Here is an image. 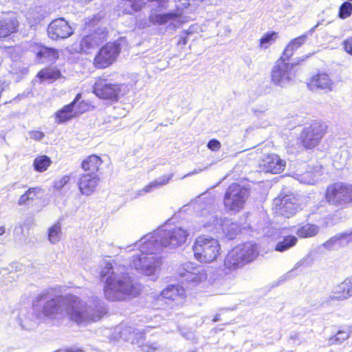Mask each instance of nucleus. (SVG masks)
Wrapping results in <instances>:
<instances>
[{
    "instance_id": "obj_41",
    "label": "nucleus",
    "mask_w": 352,
    "mask_h": 352,
    "mask_svg": "<svg viewBox=\"0 0 352 352\" xmlns=\"http://www.w3.org/2000/svg\"><path fill=\"white\" fill-rule=\"evenodd\" d=\"M346 234H340L336 236L331 237L329 240H327L324 243V246L326 248H330L332 245H335L339 241L344 239L346 236Z\"/></svg>"
},
{
    "instance_id": "obj_25",
    "label": "nucleus",
    "mask_w": 352,
    "mask_h": 352,
    "mask_svg": "<svg viewBox=\"0 0 352 352\" xmlns=\"http://www.w3.org/2000/svg\"><path fill=\"white\" fill-rule=\"evenodd\" d=\"M184 289L178 286L170 285L161 292V296L166 300L177 301L184 296Z\"/></svg>"
},
{
    "instance_id": "obj_38",
    "label": "nucleus",
    "mask_w": 352,
    "mask_h": 352,
    "mask_svg": "<svg viewBox=\"0 0 352 352\" xmlns=\"http://www.w3.org/2000/svg\"><path fill=\"white\" fill-rule=\"evenodd\" d=\"M71 178V175H64L56 179L53 182V188L57 190H61L65 185L70 182Z\"/></svg>"
},
{
    "instance_id": "obj_32",
    "label": "nucleus",
    "mask_w": 352,
    "mask_h": 352,
    "mask_svg": "<svg viewBox=\"0 0 352 352\" xmlns=\"http://www.w3.org/2000/svg\"><path fill=\"white\" fill-rule=\"evenodd\" d=\"M350 336V330L349 328L340 329L337 333L329 337V343L330 344H338L346 340Z\"/></svg>"
},
{
    "instance_id": "obj_17",
    "label": "nucleus",
    "mask_w": 352,
    "mask_h": 352,
    "mask_svg": "<svg viewBox=\"0 0 352 352\" xmlns=\"http://www.w3.org/2000/svg\"><path fill=\"white\" fill-rule=\"evenodd\" d=\"M99 182L98 175L82 173L78 177L77 186L82 195L89 196L96 191Z\"/></svg>"
},
{
    "instance_id": "obj_31",
    "label": "nucleus",
    "mask_w": 352,
    "mask_h": 352,
    "mask_svg": "<svg viewBox=\"0 0 352 352\" xmlns=\"http://www.w3.org/2000/svg\"><path fill=\"white\" fill-rule=\"evenodd\" d=\"M51 164V159L45 155H42L34 159L33 166L36 171L43 173L47 170Z\"/></svg>"
},
{
    "instance_id": "obj_51",
    "label": "nucleus",
    "mask_w": 352,
    "mask_h": 352,
    "mask_svg": "<svg viewBox=\"0 0 352 352\" xmlns=\"http://www.w3.org/2000/svg\"><path fill=\"white\" fill-rule=\"evenodd\" d=\"M218 320H219V318H217V316H215V317L213 318V320H213L214 322H216V321H217Z\"/></svg>"
},
{
    "instance_id": "obj_21",
    "label": "nucleus",
    "mask_w": 352,
    "mask_h": 352,
    "mask_svg": "<svg viewBox=\"0 0 352 352\" xmlns=\"http://www.w3.org/2000/svg\"><path fill=\"white\" fill-rule=\"evenodd\" d=\"M19 22L14 16L0 19V38H5L18 31Z\"/></svg>"
},
{
    "instance_id": "obj_6",
    "label": "nucleus",
    "mask_w": 352,
    "mask_h": 352,
    "mask_svg": "<svg viewBox=\"0 0 352 352\" xmlns=\"http://www.w3.org/2000/svg\"><path fill=\"white\" fill-rule=\"evenodd\" d=\"M249 190L238 183L231 184L223 197V206L227 212L236 214L244 209L249 197Z\"/></svg>"
},
{
    "instance_id": "obj_12",
    "label": "nucleus",
    "mask_w": 352,
    "mask_h": 352,
    "mask_svg": "<svg viewBox=\"0 0 352 352\" xmlns=\"http://www.w3.org/2000/svg\"><path fill=\"white\" fill-rule=\"evenodd\" d=\"M296 65V63H283L277 60L271 72L272 82L279 86H283L289 82L295 76L293 68Z\"/></svg>"
},
{
    "instance_id": "obj_28",
    "label": "nucleus",
    "mask_w": 352,
    "mask_h": 352,
    "mask_svg": "<svg viewBox=\"0 0 352 352\" xmlns=\"http://www.w3.org/2000/svg\"><path fill=\"white\" fill-rule=\"evenodd\" d=\"M297 242L298 239L296 236L287 235L276 244L274 250L277 252H283L295 246Z\"/></svg>"
},
{
    "instance_id": "obj_26",
    "label": "nucleus",
    "mask_w": 352,
    "mask_h": 352,
    "mask_svg": "<svg viewBox=\"0 0 352 352\" xmlns=\"http://www.w3.org/2000/svg\"><path fill=\"white\" fill-rule=\"evenodd\" d=\"M177 17V15L173 12L157 14L151 12L148 16V21L155 25H162Z\"/></svg>"
},
{
    "instance_id": "obj_27",
    "label": "nucleus",
    "mask_w": 352,
    "mask_h": 352,
    "mask_svg": "<svg viewBox=\"0 0 352 352\" xmlns=\"http://www.w3.org/2000/svg\"><path fill=\"white\" fill-rule=\"evenodd\" d=\"M43 192L41 187H30L23 195H21L18 201L20 206L27 204L30 201H34L38 199V196Z\"/></svg>"
},
{
    "instance_id": "obj_45",
    "label": "nucleus",
    "mask_w": 352,
    "mask_h": 352,
    "mask_svg": "<svg viewBox=\"0 0 352 352\" xmlns=\"http://www.w3.org/2000/svg\"><path fill=\"white\" fill-rule=\"evenodd\" d=\"M289 340L293 341L294 342H297L298 344L300 343V335L298 333H295L293 335H291L289 336Z\"/></svg>"
},
{
    "instance_id": "obj_50",
    "label": "nucleus",
    "mask_w": 352,
    "mask_h": 352,
    "mask_svg": "<svg viewBox=\"0 0 352 352\" xmlns=\"http://www.w3.org/2000/svg\"><path fill=\"white\" fill-rule=\"evenodd\" d=\"M38 133H39V138H41L43 137V134L42 133H40V132H37Z\"/></svg>"
},
{
    "instance_id": "obj_10",
    "label": "nucleus",
    "mask_w": 352,
    "mask_h": 352,
    "mask_svg": "<svg viewBox=\"0 0 352 352\" xmlns=\"http://www.w3.org/2000/svg\"><path fill=\"white\" fill-rule=\"evenodd\" d=\"M273 210L278 216L289 218L298 211L299 203L294 194L279 195L274 199Z\"/></svg>"
},
{
    "instance_id": "obj_13",
    "label": "nucleus",
    "mask_w": 352,
    "mask_h": 352,
    "mask_svg": "<svg viewBox=\"0 0 352 352\" xmlns=\"http://www.w3.org/2000/svg\"><path fill=\"white\" fill-rule=\"evenodd\" d=\"M161 264L160 258L153 253L142 252L138 256H135L132 259V265L137 270L141 271L146 275L154 274L157 267Z\"/></svg>"
},
{
    "instance_id": "obj_16",
    "label": "nucleus",
    "mask_w": 352,
    "mask_h": 352,
    "mask_svg": "<svg viewBox=\"0 0 352 352\" xmlns=\"http://www.w3.org/2000/svg\"><path fill=\"white\" fill-rule=\"evenodd\" d=\"M82 98V94L78 93L74 99L69 104L63 106L61 109L56 111L54 115L55 122L58 124H63L70 121L74 118L77 117L74 109L76 104Z\"/></svg>"
},
{
    "instance_id": "obj_7",
    "label": "nucleus",
    "mask_w": 352,
    "mask_h": 352,
    "mask_svg": "<svg viewBox=\"0 0 352 352\" xmlns=\"http://www.w3.org/2000/svg\"><path fill=\"white\" fill-rule=\"evenodd\" d=\"M327 130L328 126L324 122L314 120L302 130L298 138V144L306 150L313 149L319 145Z\"/></svg>"
},
{
    "instance_id": "obj_30",
    "label": "nucleus",
    "mask_w": 352,
    "mask_h": 352,
    "mask_svg": "<svg viewBox=\"0 0 352 352\" xmlns=\"http://www.w3.org/2000/svg\"><path fill=\"white\" fill-rule=\"evenodd\" d=\"M346 284V279L344 278L341 283L335 287L332 292L333 295L331 296V299L342 300L349 298Z\"/></svg>"
},
{
    "instance_id": "obj_8",
    "label": "nucleus",
    "mask_w": 352,
    "mask_h": 352,
    "mask_svg": "<svg viewBox=\"0 0 352 352\" xmlns=\"http://www.w3.org/2000/svg\"><path fill=\"white\" fill-rule=\"evenodd\" d=\"M122 50L120 43L109 41L96 52L92 65L96 69L102 70L112 66L118 60Z\"/></svg>"
},
{
    "instance_id": "obj_20",
    "label": "nucleus",
    "mask_w": 352,
    "mask_h": 352,
    "mask_svg": "<svg viewBox=\"0 0 352 352\" xmlns=\"http://www.w3.org/2000/svg\"><path fill=\"white\" fill-rule=\"evenodd\" d=\"M99 36V33L96 32L84 36L79 43V52L89 54L91 50L102 42Z\"/></svg>"
},
{
    "instance_id": "obj_42",
    "label": "nucleus",
    "mask_w": 352,
    "mask_h": 352,
    "mask_svg": "<svg viewBox=\"0 0 352 352\" xmlns=\"http://www.w3.org/2000/svg\"><path fill=\"white\" fill-rule=\"evenodd\" d=\"M207 146L212 151H217L221 148V144L219 140L212 139L208 142Z\"/></svg>"
},
{
    "instance_id": "obj_49",
    "label": "nucleus",
    "mask_w": 352,
    "mask_h": 352,
    "mask_svg": "<svg viewBox=\"0 0 352 352\" xmlns=\"http://www.w3.org/2000/svg\"><path fill=\"white\" fill-rule=\"evenodd\" d=\"M56 352H61L60 351H58ZM65 352H82V350H77L76 351L72 349H67Z\"/></svg>"
},
{
    "instance_id": "obj_9",
    "label": "nucleus",
    "mask_w": 352,
    "mask_h": 352,
    "mask_svg": "<svg viewBox=\"0 0 352 352\" xmlns=\"http://www.w3.org/2000/svg\"><path fill=\"white\" fill-rule=\"evenodd\" d=\"M122 86V84L111 82L102 75L96 78L92 91L100 99L115 102L124 94Z\"/></svg>"
},
{
    "instance_id": "obj_40",
    "label": "nucleus",
    "mask_w": 352,
    "mask_h": 352,
    "mask_svg": "<svg viewBox=\"0 0 352 352\" xmlns=\"http://www.w3.org/2000/svg\"><path fill=\"white\" fill-rule=\"evenodd\" d=\"M307 40V34H302L293 38L288 44H289L296 50L306 43Z\"/></svg>"
},
{
    "instance_id": "obj_43",
    "label": "nucleus",
    "mask_w": 352,
    "mask_h": 352,
    "mask_svg": "<svg viewBox=\"0 0 352 352\" xmlns=\"http://www.w3.org/2000/svg\"><path fill=\"white\" fill-rule=\"evenodd\" d=\"M344 50L349 54L352 55V37L347 38L343 42Z\"/></svg>"
},
{
    "instance_id": "obj_11",
    "label": "nucleus",
    "mask_w": 352,
    "mask_h": 352,
    "mask_svg": "<svg viewBox=\"0 0 352 352\" xmlns=\"http://www.w3.org/2000/svg\"><path fill=\"white\" fill-rule=\"evenodd\" d=\"M188 235V232L180 227L164 229L160 234L159 242L162 247L176 248L186 242Z\"/></svg>"
},
{
    "instance_id": "obj_39",
    "label": "nucleus",
    "mask_w": 352,
    "mask_h": 352,
    "mask_svg": "<svg viewBox=\"0 0 352 352\" xmlns=\"http://www.w3.org/2000/svg\"><path fill=\"white\" fill-rule=\"evenodd\" d=\"M294 51H296V50L293 48L289 44H287L280 57L277 60L283 63H288L290 58L293 56Z\"/></svg>"
},
{
    "instance_id": "obj_14",
    "label": "nucleus",
    "mask_w": 352,
    "mask_h": 352,
    "mask_svg": "<svg viewBox=\"0 0 352 352\" xmlns=\"http://www.w3.org/2000/svg\"><path fill=\"white\" fill-rule=\"evenodd\" d=\"M73 30L69 23L63 18L52 21L47 28V34L52 40L63 39L69 37Z\"/></svg>"
},
{
    "instance_id": "obj_33",
    "label": "nucleus",
    "mask_w": 352,
    "mask_h": 352,
    "mask_svg": "<svg viewBox=\"0 0 352 352\" xmlns=\"http://www.w3.org/2000/svg\"><path fill=\"white\" fill-rule=\"evenodd\" d=\"M277 38L276 32H268L260 38L258 45L262 49H267L276 41Z\"/></svg>"
},
{
    "instance_id": "obj_47",
    "label": "nucleus",
    "mask_w": 352,
    "mask_h": 352,
    "mask_svg": "<svg viewBox=\"0 0 352 352\" xmlns=\"http://www.w3.org/2000/svg\"><path fill=\"white\" fill-rule=\"evenodd\" d=\"M188 42L187 36L182 37L177 42V45H185Z\"/></svg>"
},
{
    "instance_id": "obj_5",
    "label": "nucleus",
    "mask_w": 352,
    "mask_h": 352,
    "mask_svg": "<svg viewBox=\"0 0 352 352\" xmlns=\"http://www.w3.org/2000/svg\"><path fill=\"white\" fill-rule=\"evenodd\" d=\"M324 199L329 206L340 209L352 204V184L336 182L329 184L324 192Z\"/></svg>"
},
{
    "instance_id": "obj_44",
    "label": "nucleus",
    "mask_w": 352,
    "mask_h": 352,
    "mask_svg": "<svg viewBox=\"0 0 352 352\" xmlns=\"http://www.w3.org/2000/svg\"><path fill=\"white\" fill-rule=\"evenodd\" d=\"M345 279L347 292L349 293V297H351L352 296V276L346 277Z\"/></svg>"
},
{
    "instance_id": "obj_1",
    "label": "nucleus",
    "mask_w": 352,
    "mask_h": 352,
    "mask_svg": "<svg viewBox=\"0 0 352 352\" xmlns=\"http://www.w3.org/2000/svg\"><path fill=\"white\" fill-rule=\"evenodd\" d=\"M62 306L69 319L77 324L94 320L87 315V304L80 297L73 294L58 296L47 301L43 308V314L47 317L56 315Z\"/></svg>"
},
{
    "instance_id": "obj_19",
    "label": "nucleus",
    "mask_w": 352,
    "mask_h": 352,
    "mask_svg": "<svg viewBox=\"0 0 352 352\" xmlns=\"http://www.w3.org/2000/svg\"><path fill=\"white\" fill-rule=\"evenodd\" d=\"M103 160L100 156L91 154L84 158L80 163V168L85 174L98 175L97 173L101 169Z\"/></svg>"
},
{
    "instance_id": "obj_2",
    "label": "nucleus",
    "mask_w": 352,
    "mask_h": 352,
    "mask_svg": "<svg viewBox=\"0 0 352 352\" xmlns=\"http://www.w3.org/2000/svg\"><path fill=\"white\" fill-rule=\"evenodd\" d=\"M192 251L193 257L197 262L209 264L220 257L221 247L217 239L201 234L194 240Z\"/></svg>"
},
{
    "instance_id": "obj_37",
    "label": "nucleus",
    "mask_w": 352,
    "mask_h": 352,
    "mask_svg": "<svg viewBox=\"0 0 352 352\" xmlns=\"http://www.w3.org/2000/svg\"><path fill=\"white\" fill-rule=\"evenodd\" d=\"M352 13V4L349 1L344 2L339 8L338 16L340 19H346Z\"/></svg>"
},
{
    "instance_id": "obj_48",
    "label": "nucleus",
    "mask_w": 352,
    "mask_h": 352,
    "mask_svg": "<svg viewBox=\"0 0 352 352\" xmlns=\"http://www.w3.org/2000/svg\"><path fill=\"white\" fill-rule=\"evenodd\" d=\"M5 232H6V229H5L4 226H1L0 227V236L5 234Z\"/></svg>"
},
{
    "instance_id": "obj_3",
    "label": "nucleus",
    "mask_w": 352,
    "mask_h": 352,
    "mask_svg": "<svg viewBox=\"0 0 352 352\" xmlns=\"http://www.w3.org/2000/svg\"><path fill=\"white\" fill-rule=\"evenodd\" d=\"M103 291L105 298L110 301L124 300L137 294L129 277H118L114 273L107 278Z\"/></svg>"
},
{
    "instance_id": "obj_4",
    "label": "nucleus",
    "mask_w": 352,
    "mask_h": 352,
    "mask_svg": "<svg viewBox=\"0 0 352 352\" xmlns=\"http://www.w3.org/2000/svg\"><path fill=\"white\" fill-rule=\"evenodd\" d=\"M258 256L256 245L242 244L228 252L223 260V270L230 272L253 261Z\"/></svg>"
},
{
    "instance_id": "obj_24",
    "label": "nucleus",
    "mask_w": 352,
    "mask_h": 352,
    "mask_svg": "<svg viewBox=\"0 0 352 352\" xmlns=\"http://www.w3.org/2000/svg\"><path fill=\"white\" fill-rule=\"evenodd\" d=\"M121 8L126 14H131L140 11L146 6L144 0H121Z\"/></svg>"
},
{
    "instance_id": "obj_35",
    "label": "nucleus",
    "mask_w": 352,
    "mask_h": 352,
    "mask_svg": "<svg viewBox=\"0 0 352 352\" xmlns=\"http://www.w3.org/2000/svg\"><path fill=\"white\" fill-rule=\"evenodd\" d=\"M170 179V176L164 175L161 178L155 179L144 188L146 192H150L152 189L167 184Z\"/></svg>"
},
{
    "instance_id": "obj_52",
    "label": "nucleus",
    "mask_w": 352,
    "mask_h": 352,
    "mask_svg": "<svg viewBox=\"0 0 352 352\" xmlns=\"http://www.w3.org/2000/svg\"><path fill=\"white\" fill-rule=\"evenodd\" d=\"M191 280H192V281H195V280H194V279H192ZM200 281H201V278H199V280H195V282H196V283H199Z\"/></svg>"
},
{
    "instance_id": "obj_22",
    "label": "nucleus",
    "mask_w": 352,
    "mask_h": 352,
    "mask_svg": "<svg viewBox=\"0 0 352 352\" xmlns=\"http://www.w3.org/2000/svg\"><path fill=\"white\" fill-rule=\"evenodd\" d=\"M35 57L39 62L44 60L56 61L59 58V50L52 47L40 45L35 52Z\"/></svg>"
},
{
    "instance_id": "obj_29",
    "label": "nucleus",
    "mask_w": 352,
    "mask_h": 352,
    "mask_svg": "<svg viewBox=\"0 0 352 352\" xmlns=\"http://www.w3.org/2000/svg\"><path fill=\"white\" fill-rule=\"evenodd\" d=\"M318 227L314 224L307 223L300 228L296 231V234L300 238H310L316 236L318 232Z\"/></svg>"
},
{
    "instance_id": "obj_34",
    "label": "nucleus",
    "mask_w": 352,
    "mask_h": 352,
    "mask_svg": "<svg viewBox=\"0 0 352 352\" xmlns=\"http://www.w3.org/2000/svg\"><path fill=\"white\" fill-rule=\"evenodd\" d=\"M61 235V226L59 222L54 223L48 229V239L52 243H56L60 241Z\"/></svg>"
},
{
    "instance_id": "obj_46",
    "label": "nucleus",
    "mask_w": 352,
    "mask_h": 352,
    "mask_svg": "<svg viewBox=\"0 0 352 352\" xmlns=\"http://www.w3.org/2000/svg\"><path fill=\"white\" fill-rule=\"evenodd\" d=\"M147 1L149 2H153V1L157 2L159 3V6L162 8L166 7L164 4L167 3L169 1V0H147Z\"/></svg>"
},
{
    "instance_id": "obj_18",
    "label": "nucleus",
    "mask_w": 352,
    "mask_h": 352,
    "mask_svg": "<svg viewBox=\"0 0 352 352\" xmlns=\"http://www.w3.org/2000/svg\"><path fill=\"white\" fill-rule=\"evenodd\" d=\"M333 82L329 75L326 73H317L312 76L308 82L307 87L311 90L324 89L331 90Z\"/></svg>"
},
{
    "instance_id": "obj_15",
    "label": "nucleus",
    "mask_w": 352,
    "mask_h": 352,
    "mask_svg": "<svg viewBox=\"0 0 352 352\" xmlns=\"http://www.w3.org/2000/svg\"><path fill=\"white\" fill-rule=\"evenodd\" d=\"M260 167L265 173L279 174L284 170L285 162L276 154H269L263 158Z\"/></svg>"
},
{
    "instance_id": "obj_36",
    "label": "nucleus",
    "mask_w": 352,
    "mask_h": 352,
    "mask_svg": "<svg viewBox=\"0 0 352 352\" xmlns=\"http://www.w3.org/2000/svg\"><path fill=\"white\" fill-rule=\"evenodd\" d=\"M75 107L77 117L87 111H89L93 107L90 101L85 100H80V99L76 104Z\"/></svg>"
},
{
    "instance_id": "obj_23",
    "label": "nucleus",
    "mask_w": 352,
    "mask_h": 352,
    "mask_svg": "<svg viewBox=\"0 0 352 352\" xmlns=\"http://www.w3.org/2000/svg\"><path fill=\"white\" fill-rule=\"evenodd\" d=\"M41 81H47L52 83L62 77L60 70L54 67H47L41 69L36 74Z\"/></svg>"
}]
</instances>
